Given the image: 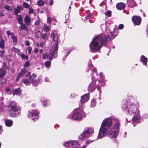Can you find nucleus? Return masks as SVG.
I'll return each instance as SVG.
<instances>
[{
  "mask_svg": "<svg viewBox=\"0 0 148 148\" xmlns=\"http://www.w3.org/2000/svg\"><path fill=\"white\" fill-rule=\"evenodd\" d=\"M13 93L14 95H19L21 94V91L19 89H16L14 90Z\"/></svg>",
  "mask_w": 148,
  "mask_h": 148,
  "instance_id": "nucleus-26",
  "label": "nucleus"
},
{
  "mask_svg": "<svg viewBox=\"0 0 148 148\" xmlns=\"http://www.w3.org/2000/svg\"><path fill=\"white\" fill-rule=\"evenodd\" d=\"M99 76L100 77V78L101 79V81H103V82L104 81V77H103V75L102 73H100L99 74Z\"/></svg>",
  "mask_w": 148,
  "mask_h": 148,
  "instance_id": "nucleus-45",
  "label": "nucleus"
},
{
  "mask_svg": "<svg viewBox=\"0 0 148 148\" xmlns=\"http://www.w3.org/2000/svg\"><path fill=\"white\" fill-rule=\"evenodd\" d=\"M139 113H136L135 115H133L134 116L132 118V121L133 122H135L137 123L138 122V114Z\"/></svg>",
  "mask_w": 148,
  "mask_h": 148,
  "instance_id": "nucleus-20",
  "label": "nucleus"
},
{
  "mask_svg": "<svg viewBox=\"0 0 148 148\" xmlns=\"http://www.w3.org/2000/svg\"><path fill=\"white\" fill-rule=\"evenodd\" d=\"M86 145H84V146H82L81 148H86Z\"/></svg>",
  "mask_w": 148,
  "mask_h": 148,
  "instance_id": "nucleus-64",
  "label": "nucleus"
},
{
  "mask_svg": "<svg viewBox=\"0 0 148 148\" xmlns=\"http://www.w3.org/2000/svg\"><path fill=\"white\" fill-rule=\"evenodd\" d=\"M64 145L66 147H67V146H72L73 147L75 148L78 147L79 146V144L78 142L75 140L66 142Z\"/></svg>",
  "mask_w": 148,
  "mask_h": 148,
  "instance_id": "nucleus-10",
  "label": "nucleus"
},
{
  "mask_svg": "<svg viewBox=\"0 0 148 148\" xmlns=\"http://www.w3.org/2000/svg\"><path fill=\"white\" fill-rule=\"evenodd\" d=\"M12 38L13 42L14 43H16L17 42V38L16 36H15L14 35L12 37Z\"/></svg>",
  "mask_w": 148,
  "mask_h": 148,
  "instance_id": "nucleus-40",
  "label": "nucleus"
},
{
  "mask_svg": "<svg viewBox=\"0 0 148 148\" xmlns=\"http://www.w3.org/2000/svg\"><path fill=\"white\" fill-rule=\"evenodd\" d=\"M4 8L8 10H10L12 9V8L10 6L8 5H5Z\"/></svg>",
  "mask_w": 148,
  "mask_h": 148,
  "instance_id": "nucleus-37",
  "label": "nucleus"
},
{
  "mask_svg": "<svg viewBox=\"0 0 148 148\" xmlns=\"http://www.w3.org/2000/svg\"><path fill=\"white\" fill-rule=\"evenodd\" d=\"M27 50L28 51L29 53V54H30L31 53V51H32V48L30 47H28L27 49Z\"/></svg>",
  "mask_w": 148,
  "mask_h": 148,
  "instance_id": "nucleus-48",
  "label": "nucleus"
},
{
  "mask_svg": "<svg viewBox=\"0 0 148 148\" xmlns=\"http://www.w3.org/2000/svg\"><path fill=\"white\" fill-rule=\"evenodd\" d=\"M72 50H73V49H71V50L70 49V50L69 51H68V53H67V54L66 55V56H67L69 54V53L71 52V51Z\"/></svg>",
  "mask_w": 148,
  "mask_h": 148,
  "instance_id": "nucleus-61",
  "label": "nucleus"
},
{
  "mask_svg": "<svg viewBox=\"0 0 148 148\" xmlns=\"http://www.w3.org/2000/svg\"><path fill=\"white\" fill-rule=\"evenodd\" d=\"M86 133L85 132V131L83 132L82 133H81L79 136V138L81 139H83L85 136Z\"/></svg>",
  "mask_w": 148,
  "mask_h": 148,
  "instance_id": "nucleus-31",
  "label": "nucleus"
},
{
  "mask_svg": "<svg viewBox=\"0 0 148 148\" xmlns=\"http://www.w3.org/2000/svg\"><path fill=\"white\" fill-rule=\"evenodd\" d=\"M44 2L42 0H40L37 3V4L39 6H43L44 5Z\"/></svg>",
  "mask_w": 148,
  "mask_h": 148,
  "instance_id": "nucleus-27",
  "label": "nucleus"
},
{
  "mask_svg": "<svg viewBox=\"0 0 148 148\" xmlns=\"http://www.w3.org/2000/svg\"><path fill=\"white\" fill-rule=\"evenodd\" d=\"M43 29L45 32H47L50 30V27L47 24H45L43 26Z\"/></svg>",
  "mask_w": 148,
  "mask_h": 148,
  "instance_id": "nucleus-25",
  "label": "nucleus"
},
{
  "mask_svg": "<svg viewBox=\"0 0 148 148\" xmlns=\"http://www.w3.org/2000/svg\"><path fill=\"white\" fill-rule=\"evenodd\" d=\"M53 51L51 50L49 51V53L48 55L47 54H44L43 56V58L44 59H46L49 58L51 60H52V57H56L57 56V51L55 50V49H53Z\"/></svg>",
  "mask_w": 148,
  "mask_h": 148,
  "instance_id": "nucleus-8",
  "label": "nucleus"
},
{
  "mask_svg": "<svg viewBox=\"0 0 148 148\" xmlns=\"http://www.w3.org/2000/svg\"><path fill=\"white\" fill-rule=\"evenodd\" d=\"M24 20V22L26 25H29L30 24L31 20L30 17L28 15H26Z\"/></svg>",
  "mask_w": 148,
  "mask_h": 148,
  "instance_id": "nucleus-15",
  "label": "nucleus"
},
{
  "mask_svg": "<svg viewBox=\"0 0 148 148\" xmlns=\"http://www.w3.org/2000/svg\"><path fill=\"white\" fill-rule=\"evenodd\" d=\"M5 125L8 127H11L13 124V121L10 120L6 119L5 120Z\"/></svg>",
  "mask_w": 148,
  "mask_h": 148,
  "instance_id": "nucleus-17",
  "label": "nucleus"
},
{
  "mask_svg": "<svg viewBox=\"0 0 148 148\" xmlns=\"http://www.w3.org/2000/svg\"><path fill=\"white\" fill-rule=\"evenodd\" d=\"M81 113L76 110L74 111L69 116V118L75 120H80L82 118Z\"/></svg>",
  "mask_w": 148,
  "mask_h": 148,
  "instance_id": "nucleus-6",
  "label": "nucleus"
},
{
  "mask_svg": "<svg viewBox=\"0 0 148 148\" xmlns=\"http://www.w3.org/2000/svg\"><path fill=\"white\" fill-rule=\"evenodd\" d=\"M44 43L43 42H42L40 44V46L41 47H42L43 46Z\"/></svg>",
  "mask_w": 148,
  "mask_h": 148,
  "instance_id": "nucleus-62",
  "label": "nucleus"
},
{
  "mask_svg": "<svg viewBox=\"0 0 148 148\" xmlns=\"http://www.w3.org/2000/svg\"><path fill=\"white\" fill-rule=\"evenodd\" d=\"M11 50L12 51L17 53L18 55H20V51L18 49L14 47H13L11 48Z\"/></svg>",
  "mask_w": 148,
  "mask_h": 148,
  "instance_id": "nucleus-32",
  "label": "nucleus"
},
{
  "mask_svg": "<svg viewBox=\"0 0 148 148\" xmlns=\"http://www.w3.org/2000/svg\"><path fill=\"white\" fill-rule=\"evenodd\" d=\"M132 21L135 25H139L141 22V18L140 17L134 16L132 18Z\"/></svg>",
  "mask_w": 148,
  "mask_h": 148,
  "instance_id": "nucleus-12",
  "label": "nucleus"
},
{
  "mask_svg": "<svg viewBox=\"0 0 148 148\" xmlns=\"http://www.w3.org/2000/svg\"><path fill=\"white\" fill-rule=\"evenodd\" d=\"M51 38L55 42V46L54 49L55 51H57L58 49V38L59 36L56 31H53L51 33Z\"/></svg>",
  "mask_w": 148,
  "mask_h": 148,
  "instance_id": "nucleus-7",
  "label": "nucleus"
},
{
  "mask_svg": "<svg viewBox=\"0 0 148 148\" xmlns=\"http://www.w3.org/2000/svg\"><path fill=\"white\" fill-rule=\"evenodd\" d=\"M40 54H42L43 53V50L42 49H40L39 50Z\"/></svg>",
  "mask_w": 148,
  "mask_h": 148,
  "instance_id": "nucleus-63",
  "label": "nucleus"
},
{
  "mask_svg": "<svg viewBox=\"0 0 148 148\" xmlns=\"http://www.w3.org/2000/svg\"><path fill=\"white\" fill-rule=\"evenodd\" d=\"M89 95L88 94H86L82 96L81 98V102L84 103L88 101L89 99Z\"/></svg>",
  "mask_w": 148,
  "mask_h": 148,
  "instance_id": "nucleus-13",
  "label": "nucleus"
},
{
  "mask_svg": "<svg viewBox=\"0 0 148 148\" xmlns=\"http://www.w3.org/2000/svg\"><path fill=\"white\" fill-rule=\"evenodd\" d=\"M25 45L27 46H28L30 45L29 42L28 41H26L25 42Z\"/></svg>",
  "mask_w": 148,
  "mask_h": 148,
  "instance_id": "nucleus-53",
  "label": "nucleus"
},
{
  "mask_svg": "<svg viewBox=\"0 0 148 148\" xmlns=\"http://www.w3.org/2000/svg\"><path fill=\"white\" fill-rule=\"evenodd\" d=\"M140 60L144 65L147 66V58L143 55H142L140 57Z\"/></svg>",
  "mask_w": 148,
  "mask_h": 148,
  "instance_id": "nucleus-14",
  "label": "nucleus"
},
{
  "mask_svg": "<svg viewBox=\"0 0 148 148\" xmlns=\"http://www.w3.org/2000/svg\"><path fill=\"white\" fill-rule=\"evenodd\" d=\"M112 124V122L109 119H105L103 121L99 130L97 138L101 139L107 135L108 133L109 127Z\"/></svg>",
  "mask_w": 148,
  "mask_h": 148,
  "instance_id": "nucleus-2",
  "label": "nucleus"
},
{
  "mask_svg": "<svg viewBox=\"0 0 148 148\" xmlns=\"http://www.w3.org/2000/svg\"><path fill=\"white\" fill-rule=\"evenodd\" d=\"M114 124L111 129L108 130L109 136L111 138H114L116 137L119 134V122L117 119H114Z\"/></svg>",
  "mask_w": 148,
  "mask_h": 148,
  "instance_id": "nucleus-3",
  "label": "nucleus"
},
{
  "mask_svg": "<svg viewBox=\"0 0 148 148\" xmlns=\"http://www.w3.org/2000/svg\"><path fill=\"white\" fill-rule=\"evenodd\" d=\"M84 131L86 134H90L94 132V130L92 128H86L85 129Z\"/></svg>",
  "mask_w": 148,
  "mask_h": 148,
  "instance_id": "nucleus-19",
  "label": "nucleus"
},
{
  "mask_svg": "<svg viewBox=\"0 0 148 148\" xmlns=\"http://www.w3.org/2000/svg\"><path fill=\"white\" fill-rule=\"evenodd\" d=\"M27 69L25 67H24L23 68L21 69V73H23V74L24 75L25 73L27 72Z\"/></svg>",
  "mask_w": 148,
  "mask_h": 148,
  "instance_id": "nucleus-36",
  "label": "nucleus"
},
{
  "mask_svg": "<svg viewBox=\"0 0 148 148\" xmlns=\"http://www.w3.org/2000/svg\"><path fill=\"white\" fill-rule=\"evenodd\" d=\"M30 72L28 73L27 75L26 76L27 77H29V80L33 86H37L41 79V76L39 77L38 79L35 80L34 79L36 78V75L34 73H33L32 75H30Z\"/></svg>",
  "mask_w": 148,
  "mask_h": 148,
  "instance_id": "nucleus-5",
  "label": "nucleus"
},
{
  "mask_svg": "<svg viewBox=\"0 0 148 148\" xmlns=\"http://www.w3.org/2000/svg\"><path fill=\"white\" fill-rule=\"evenodd\" d=\"M20 12L19 10H18V8H15L14 9V12L16 15H17L18 12Z\"/></svg>",
  "mask_w": 148,
  "mask_h": 148,
  "instance_id": "nucleus-47",
  "label": "nucleus"
},
{
  "mask_svg": "<svg viewBox=\"0 0 148 148\" xmlns=\"http://www.w3.org/2000/svg\"><path fill=\"white\" fill-rule=\"evenodd\" d=\"M4 41L1 39L0 41V47L2 49H3L4 47Z\"/></svg>",
  "mask_w": 148,
  "mask_h": 148,
  "instance_id": "nucleus-30",
  "label": "nucleus"
},
{
  "mask_svg": "<svg viewBox=\"0 0 148 148\" xmlns=\"http://www.w3.org/2000/svg\"><path fill=\"white\" fill-rule=\"evenodd\" d=\"M39 114V112L36 111L34 110L32 112L29 111L27 114V117L29 118H31L33 116H34L36 117V118H33L32 120L34 121H37L38 118V116Z\"/></svg>",
  "mask_w": 148,
  "mask_h": 148,
  "instance_id": "nucleus-11",
  "label": "nucleus"
},
{
  "mask_svg": "<svg viewBox=\"0 0 148 148\" xmlns=\"http://www.w3.org/2000/svg\"><path fill=\"white\" fill-rule=\"evenodd\" d=\"M33 10L32 8H29V14L33 13Z\"/></svg>",
  "mask_w": 148,
  "mask_h": 148,
  "instance_id": "nucleus-49",
  "label": "nucleus"
},
{
  "mask_svg": "<svg viewBox=\"0 0 148 148\" xmlns=\"http://www.w3.org/2000/svg\"><path fill=\"white\" fill-rule=\"evenodd\" d=\"M38 51V49L37 48H35L34 49V52L35 53H37Z\"/></svg>",
  "mask_w": 148,
  "mask_h": 148,
  "instance_id": "nucleus-59",
  "label": "nucleus"
},
{
  "mask_svg": "<svg viewBox=\"0 0 148 148\" xmlns=\"http://www.w3.org/2000/svg\"><path fill=\"white\" fill-rule=\"evenodd\" d=\"M20 55L21 56V58L23 59H25L26 60H28V56H27L23 54H21L20 52L19 53Z\"/></svg>",
  "mask_w": 148,
  "mask_h": 148,
  "instance_id": "nucleus-34",
  "label": "nucleus"
},
{
  "mask_svg": "<svg viewBox=\"0 0 148 148\" xmlns=\"http://www.w3.org/2000/svg\"><path fill=\"white\" fill-rule=\"evenodd\" d=\"M30 80L29 79H24L23 80V83L26 85V86H29L30 84Z\"/></svg>",
  "mask_w": 148,
  "mask_h": 148,
  "instance_id": "nucleus-21",
  "label": "nucleus"
},
{
  "mask_svg": "<svg viewBox=\"0 0 148 148\" xmlns=\"http://www.w3.org/2000/svg\"><path fill=\"white\" fill-rule=\"evenodd\" d=\"M10 110L14 112H17L20 111L21 108L16 106V103L14 101H11L8 106Z\"/></svg>",
  "mask_w": 148,
  "mask_h": 148,
  "instance_id": "nucleus-9",
  "label": "nucleus"
},
{
  "mask_svg": "<svg viewBox=\"0 0 148 148\" xmlns=\"http://www.w3.org/2000/svg\"><path fill=\"white\" fill-rule=\"evenodd\" d=\"M23 76L24 74H23V73H19L17 76L16 79V81H18L21 77H22Z\"/></svg>",
  "mask_w": 148,
  "mask_h": 148,
  "instance_id": "nucleus-35",
  "label": "nucleus"
},
{
  "mask_svg": "<svg viewBox=\"0 0 148 148\" xmlns=\"http://www.w3.org/2000/svg\"><path fill=\"white\" fill-rule=\"evenodd\" d=\"M6 72L4 70L0 69V78L3 77L5 74Z\"/></svg>",
  "mask_w": 148,
  "mask_h": 148,
  "instance_id": "nucleus-29",
  "label": "nucleus"
},
{
  "mask_svg": "<svg viewBox=\"0 0 148 148\" xmlns=\"http://www.w3.org/2000/svg\"><path fill=\"white\" fill-rule=\"evenodd\" d=\"M92 141L90 140H88L86 141V143L87 144H89L90 143H92Z\"/></svg>",
  "mask_w": 148,
  "mask_h": 148,
  "instance_id": "nucleus-55",
  "label": "nucleus"
},
{
  "mask_svg": "<svg viewBox=\"0 0 148 148\" xmlns=\"http://www.w3.org/2000/svg\"><path fill=\"white\" fill-rule=\"evenodd\" d=\"M96 105V101L94 99H93L91 102L90 106L91 107H95Z\"/></svg>",
  "mask_w": 148,
  "mask_h": 148,
  "instance_id": "nucleus-33",
  "label": "nucleus"
},
{
  "mask_svg": "<svg viewBox=\"0 0 148 148\" xmlns=\"http://www.w3.org/2000/svg\"><path fill=\"white\" fill-rule=\"evenodd\" d=\"M7 34L8 36H11V37L14 36V34L13 33H11L9 31H8L7 32Z\"/></svg>",
  "mask_w": 148,
  "mask_h": 148,
  "instance_id": "nucleus-44",
  "label": "nucleus"
},
{
  "mask_svg": "<svg viewBox=\"0 0 148 148\" xmlns=\"http://www.w3.org/2000/svg\"><path fill=\"white\" fill-rule=\"evenodd\" d=\"M17 8L20 11V10H22L23 9V7L22 6H18L17 7Z\"/></svg>",
  "mask_w": 148,
  "mask_h": 148,
  "instance_id": "nucleus-52",
  "label": "nucleus"
},
{
  "mask_svg": "<svg viewBox=\"0 0 148 148\" xmlns=\"http://www.w3.org/2000/svg\"><path fill=\"white\" fill-rule=\"evenodd\" d=\"M41 34L42 39H43L44 40H45L48 39V37L46 33H44L42 34Z\"/></svg>",
  "mask_w": 148,
  "mask_h": 148,
  "instance_id": "nucleus-24",
  "label": "nucleus"
},
{
  "mask_svg": "<svg viewBox=\"0 0 148 148\" xmlns=\"http://www.w3.org/2000/svg\"><path fill=\"white\" fill-rule=\"evenodd\" d=\"M44 81L46 82H49V78L47 77H45L44 79Z\"/></svg>",
  "mask_w": 148,
  "mask_h": 148,
  "instance_id": "nucleus-56",
  "label": "nucleus"
},
{
  "mask_svg": "<svg viewBox=\"0 0 148 148\" xmlns=\"http://www.w3.org/2000/svg\"><path fill=\"white\" fill-rule=\"evenodd\" d=\"M5 90L7 92H8L10 91V89L9 88H6V89H5Z\"/></svg>",
  "mask_w": 148,
  "mask_h": 148,
  "instance_id": "nucleus-60",
  "label": "nucleus"
},
{
  "mask_svg": "<svg viewBox=\"0 0 148 148\" xmlns=\"http://www.w3.org/2000/svg\"><path fill=\"white\" fill-rule=\"evenodd\" d=\"M91 14L90 13H88L86 17V18L87 19H89L91 17Z\"/></svg>",
  "mask_w": 148,
  "mask_h": 148,
  "instance_id": "nucleus-46",
  "label": "nucleus"
},
{
  "mask_svg": "<svg viewBox=\"0 0 148 148\" xmlns=\"http://www.w3.org/2000/svg\"><path fill=\"white\" fill-rule=\"evenodd\" d=\"M105 14L106 15L109 17H110L111 15V12L110 11L108 10L106 12Z\"/></svg>",
  "mask_w": 148,
  "mask_h": 148,
  "instance_id": "nucleus-42",
  "label": "nucleus"
},
{
  "mask_svg": "<svg viewBox=\"0 0 148 148\" xmlns=\"http://www.w3.org/2000/svg\"><path fill=\"white\" fill-rule=\"evenodd\" d=\"M123 108H125L128 113L131 115H134L136 113H139V111L138 110L136 106L132 102H128L127 105L124 104Z\"/></svg>",
  "mask_w": 148,
  "mask_h": 148,
  "instance_id": "nucleus-4",
  "label": "nucleus"
},
{
  "mask_svg": "<svg viewBox=\"0 0 148 148\" xmlns=\"http://www.w3.org/2000/svg\"><path fill=\"white\" fill-rule=\"evenodd\" d=\"M52 21V18L51 17H48L47 18V22L48 23H50Z\"/></svg>",
  "mask_w": 148,
  "mask_h": 148,
  "instance_id": "nucleus-50",
  "label": "nucleus"
},
{
  "mask_svg": "<svg viewBox=\"0 0 148 148\" xmlns=\"http://www.w3.org/2000/svg\"><path fill=\"white\" fill-rule=\"evenodd\" d=\"M95 83L92 82L89 85V89L92 91H93L95 88Z\"/></svg>",
  "mask_w": 148,
  "mask_h": 148,
  "instance_id": "nucleus-18",
  "label": "nucleus"
},
{
  "mask_svg": "<svg viewBox=\"0 0 148 148\" xmlns=\"http://www.w3.org/2000/svg\"><path fill=\"white\" fill-rule=\"evenodd\" d=\"M117 8L119 10H122L125 7V4L123 3H119L116 5Z\"/></svg>",
  "mask_w": 148,
  "mask_h": 148,
  "instance_id": "nucleus-16",
  "label": "nucleus"
},
{
  "mask_svg": "<svg viewBox=\"0 0 148 148\" xmlns=\"http://www.w3.org/2000/svg\"><path fill=\"white\" fill-rule=\"evenodd\" d=\"M7 81V79L5 78H3L2 79L0 83L2 84H5Z\"/></svg>",
  "mask_w": 148,
  "mask_h": 148,
  "instance_id": "nucleus-41",
  "label": "nucleus"
},
{
  "mask_svg": "<svg viewBox=\"0 0 148 148\" xmlns=\"http://www.w3.org/2000/svg\"><path fill=\"white\" fill-rule=\"evenodd\" d=\"M17 18L18 23L20 24H22L23 23V21L21 16L20 15H18Z\"/></svg>",
  "mask_w": 148,
  "mask_h": 148,
  "instance_id": "nucleus-22",
  "label": "nucleus"
},
{
  "mask_svg": "<svg viewBox=\"0 0 148 148\" xmlns=\"http://www.w3.org/2000/svg\"><path fill=\"white\" fill-rule=\"evenodd\" d=\"M4 52V51L3 50L1 51H0V56H1L3 55Z\"/></svg>",
  "mask_w": 148,
  "mask_h": 148,
  "instance_id": "nucleus-58",
  "label": "nucleus"
},
{
  "mask_svg": "<svg viewBox=\"0 0 148 148\" xmlns=\"http://www.w3.org/2000/svg\"><path fill=\"white\" fill-rule=\"evenodd\" d=\"M19 29L20 32L23 29H25L27 31V27L25 25V24H21V26L19 27Z\"/></svg>",
  "mask_w": 148,
  "mask_h": 148,
  "instance_id": "nucleus-23",
  "label": "nucleus"
},
{
  "mask_svg": "<svg viewBox=\"0 0 148 148\" xmlns=\"http://www.w3.org/2000/svg\"><path fill=\"white\" fill-rule=\"evenodd\" d=\"M51 65V62L49 61H47L45 63V65L47 67H49Z\"/></svg>",
  "mask_w": 148,
  "mask_h": 148,
  "instance_id": "nucleus-39",
  "label": "nucleus"
},
{
  "mask_svg": "<svg viewBox=\"0 0 148 148\" xmlns=\"http://www.w3.org/2000/svg\"><path fill=\"white\" fill-rule=\"evenodd\" d=\"M30 65V63L29 61L26 62L24 65V67H27Z\"/></svg>",
  "mask_w": 148,
  "mask_h": 148,
  "instance_id": "nucleus-38",
  "label": "nucleus"
},
{
  "mask_svg": "<svg viewBox=\"0 0 148 148\" xmlns=\"http://www.w3.org/2000/svg\"><path fill=\"white\" fill-rule=\"evenodd\" d=\"M53 3V0H50L49 4L50 5H52Z\"/></svg>",
  "mask_w": 148,
  "mask_h": 148,
  "instance_id": "nucleus-54",
  "label": "nucleus"
},
{
  "mask_svg": "<svg viewBox=\"0 0 148 148\" xmlns=\"http://www.w3.org/2000/svg\"><path fill=\"white\" fill-rule=\"evenodd\" d=\"M128 5L131 8H132L135 5L134 1L133 0H130V3H128Z\"/></svg>",
  "mask_w": 148,
  "mask_h": 148,
  "instance_id": "nucleus-28",
  "label": "nucleus"
},
{
  "mask_svg": "<svg viewBox=\"0 0 148 148\" xmlns=\"http://www.w3.org/2000/svg\"><path fill=\"white\" fill-rule=\"evenodd\" d=\"M23 5L25 8H30L29 5L26 3H23Z\"/></svg>",
  "mask_w": 148,
  "mask_h": 148,
  "instance_id": "nucleus-43",
  "label": "nucleus"
},
{
  "mask_svg": "<svg viewBox=\"0 0 148 148\" xmlns=\"http://www.w3.org/2000/svg\"><path fill=\"white\" fill-rule=\"evenodd\" d=\"M40 23V21L39 20H36V21L35 23V25H38Z\"/></svg>",
  "mask_w": 148,
  "mask_h": 148,
  "instance_id": "nucleus-57",
  "label": "nucleus"
},
{
  "mask_svg": "<svg viewBox=\"0 0 148 148\" xmlns=\"http://www.w3.org/2000/svg\"><path fill=\"white\" fill-rule=\"evenodd\" d=\"M124 27V25L122 24H120L119 26V28L120 29H122Z\"/></svg>",
  "mask_w": 148,
  "mask_h": 148,
  "instance_id": "nucleus-51",
  "label": "nucleus"
},
{
  "mask_svg": "<svg viewBox=\"0 0 148 148\" xmlns=\"http://www.w3.org/2000/svg\"><path fill=\"white\" fill-rule=\"evenodd\" d=\"M110 40L108 34H101L93 38L90 44V51L93 52L99 51L102 45H105Z\"/></svg>",
  "mask_w": 148,
  "mask_h": 148,
  "instance_id": "nucleus-1",
  "label": "nucleus"
}]
</instances>
